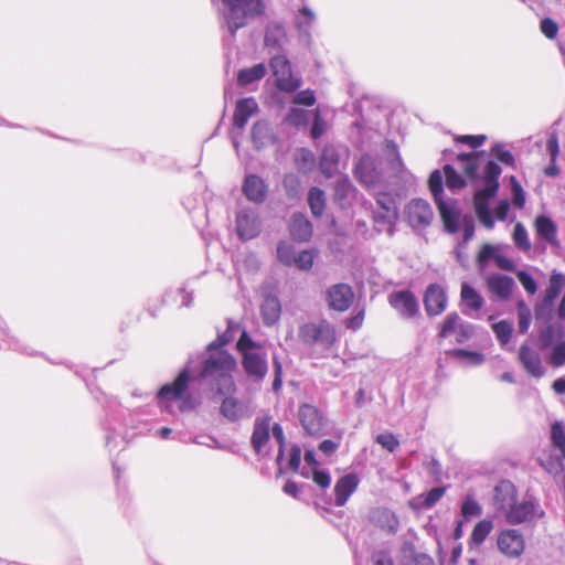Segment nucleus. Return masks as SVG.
I'll return each mask as SVG.
<instances>
[{
    "instance_id": "nucleus-3",
    "label": "nucleus",
    "mask_w": 565,
    "mask_h": 565,
    "mask_svg": "<svg viewBox=\"0 0 565 565\" xmlns=\"http://www.w3.org/2000/svg\"><path fill=\"white\" fill-rule=\"evenodd\" d=\"M228 9L227 24L231 33L247 24L248 18L259 17L265 12L263 0H222Z\"/></svg>"
},
{
    "instance_id": "nucleus-2",
    "label": "nucleus",
    "mask_w": 565,
    "mask_h": 565,
    "mask_svg": "<svg viewBox=\"0 0 565 565\" xmlns=\"http://www.w3.org/2000/svg\"><path fill=\"white\" fill-rule=\"evenodd\" d=\"M298 338L307 347H319L329 350L337 342V330L331 322L321 319L301 324L298 330Z\"/></svg>"
},
{
    "instance_id": "nucleus-30",
    "label": "nucleus",
    "mask_w": 565,
    "mask_h": 565,
    "mask_svg": "<svg viewBox=\"0 0 565 565\" xmlns=\"http://www.w3.org/2000/svg\"><path fill=\"white\" fill-rule=\"evenodd\" d=\"M460 300L463 307V312H466L467 309L471 311H479L484 303L482 296L468 282L461 284Z\"/></svg>"
},
{
    "instance_id": "nucleus-21",
    "label": "nucleus",
    "mask_w": 565,
    "mask_h": 565,
    "mask_svg": "<svg viewBox=\"0 0 565 565\" xmlns=\"http://www.w3.org/2000/svg\"><path fill=\"white\" fill-rule=\"evenodd\" d=\"M486 285L488 290L495 297L502 300H508L513 291L514 281L511 277L493 274L487 277Z\"/></svg>"
},
{
    "instance_id": "nucleus-7",
    "label": "nucleus",
    "mask_w": 565,
    "mask_h": 565,
    "mask_svg": "<svg viewBox=\"0 0 565 565\" xmlns=\"http://www.w3.org/2000/svg\"><path fill=\"white\" fill-rule=\"evenodd\" d=\"M190 381V369L184 367L173 382L162 385L157 393L160 407L169 409L172 402L183 398L189 388Z\"/></svg>"
},
{
    "instance_id": "nucleus-6",
    "label": "nucleus",
    "mask_w": 565,
    "mask_h": 565,
    "mask_svg": "<svg viewBox=\"0 0 565 565\" xmlns=\"http://www.w3.org/2000/svg\"><path fill=\"white\" fill-rule=\"evenodd\" d=\"M452 334L457 343H465L473 337L475 326L463 321L458 312H450L438 324V338L444 340Z\"/></svg>"
},
{
    "instance_id": "nucleus-35",
    "label": "nucleus",
    "mask_w": 565,
    "mask_h": 565,
    "mask_svg": "<svg viewBox=\"0 0 565 565\" xmlns=\"http://www.w3.org/2000/svg\"><path fill=\"white\" fill-rule=\"evenodd\" d=\"M493 530V522L491 520H481L479 521L471 534H470V537H469V544L471 546H480L484 543V541L487 540V537L490 535V533L492 532Z\"/></svg>"
},
{
    "instance_id": "nucleus-40",
    "label": "nucleus",
    "mask_w": 565,
    "mask_h": 565,
    "mask_svg": "<svg viewBox=\"0 0 565 565\" xmlns=\"http://www.w3.org/2000/svg\"><path fill=\"white\" fill-rule=\"evenodd\" d=\"M286 41V32L281 25H273L265 34V45L268 47H281Z\"/></svg>"
},
{
    "instance_id": "nucleus-42",
    "label": "nucleus",
    "mask_w": 565,
    "mask_h": 565,
    "mask_svg": "<svg viewBox=\"0 0 565 565\" xmlns=\"http://www.w3.org/2000/svg\"><path fill=\"white\" fill-rule=\"evenodd\" d=\"M457 160L463 163L465 174L469 179H475L478 173V153H459Z\"/></svg>"
},
{
    "instance_id": "nucleus-47",
    "label": "nucleus",
    "mask_w": 565,
    "mask_h": 565,
    "mask_svg": "<svg viewBox=\"0 0 565 565\" xmlns=\"http://www.w3.org/2000/svg\"><path fill=\"white\" fill-rule=\"evenodd\" d=\"M375 443L381 445L390 452H394L399 447V441L392 433L380 434L375 437Z\"/></svg>"
},
{
    "instance_id": "nucleus-43",
    "label": "nucleus",
    "mask_w": 565,
    "mask_h": 565,
    "mask_svg": "<svg viewBox=\"0 0 565 565\" xmlns=\"http://www.w3.org/2000/svg\"><path fill=\"white\" fill-rule=\"evenodd\" d=\"M513 242L518 248L523 252L531 249V242L529 239L527 231L522 223H516L512 235Z\"/></svg>"
},
{
    "instance_id": "nucleus-10",
    "label": "nucleus",
    "mask_w": 565,
    "mask_h": 565,
    "mask_svg": "<svg viewBox=\"0 0 565 565\" xmlns=\"http://www.w3.org/2000/svg\"><path fill=\"white\" fill-rule=\"evenodd\" d=\"M509 524L518 525L524 523H535L544 516V511L532 500L515 501L504 514Z\"/></svg>"
},
{
    "instance_id": "nucleus-64",
    "label": "nucleus",
    "mask_w": 565,
    "mask_h": 565,
    "mask_svg": "<svg viewBox=\"0 0 565 565\" xmlns=\"http://www.w3.org/2000/svg\"><path fill=\"white\" fill-rule=\"evenodd\" d=\"M324 131H326V122L320 117V114L317 111L315 114V119H313V124H312L311 131H310L311 137L313 139H318L324 134Z\"/></svg>"
},
{
    "instance_id": "nucleus-61",
    "label": "nucleus",
    "mask_w": 565,
    "mask_h": 565,
    "mask_svg": "<svg viewBox=\"0 0 565 565\" xmlns=\"http://www.w3.org/2000/svg\"><path fill=\"white\" fill-rule=\"evenodd\" d=\"M364 318H365V310L361 309L354 316L347 318L344 321V324L348 329L355 331V330H359L363 326Z\"/></svg>"
},
{
    "instance_id": "nucleus-57",
    "label": "nucleus",
    "mask_w": 565,
    "mask_h": 565,
    "mask_svg": "<svg viewBox=\"0 0 565 565\" xmlns=\"http://www.w3.org/2000/svg\"><path fill=\"white\" fill-rule=\"evenodd\" d=\"M516 276H518L520 284L523 286V288L530 295H534L536 292V290H537L536 282L530 274H527L524 270H521L516 274Z\"/></svg>"
},
{
    "instance_id": "nucleus-8",
    "label": "nucleus",
    "mask_w": 565,
    "mask_h": 565,
    "mask_svg": "<svg viewBox=\"0 0 565 565\" xmlns=\"http://www.w3.org/2000/svg\"><path fill=\"white\" fill-rule=\"evenodd\" d=\"M298 419L305 434L311 437H320L324 434L327 425L322 412L315 405L303 403L298 407Z\"/></svg>"
},
{
    "instance_id": "nucleus-48",
    "label": "nucleus",
    "mask_w": 565,
    "mask_h": 565,
    "mask_svg": "<svg viewBox=\"0 0 565 565\" xmlns=\"http://www.w3.org/2000/svg\"><path fill=\"white\" fill-rule=\"evenodd\" d=\"M482 512L480 504L471 497H467L461 505V514L465 519L469 520L473 516H479Z\"/></svg>"
},
{
    "instance_id": "nucleus-19",
    "label": "nucleus",
    "mask_w": 565,
    "mask_h": 565,
    "mask_svg": "<svg viewBox=\"0 0 565 565\" xmlns=\"http://www.w3.org/2000/svg\"><path fill=\"white\" fill-rule=\"evenodd\" d=\"M236 233L244 241L256 237L260 233L257 215L252 211H241L236 215Z\"/></svg>"
},
{
    "instance_id": "nucleus-38",
    "label": "nucleus",
    "mask_w": 565,
    "mask_h": 565,
    "mask_svg": "<svg viewBox=\"0 0 565 565\" xmlns=\"http://www.w3.org/2000/svg\"><path fill=\"white\" fill-rule=\"evenodd\" d=\"M446 179V186L451 191L461 190L467 185L463 177H461L452 166L445 164L443 168Z\"/></svg>"
},
{
    "instance_id": "nucleus-15",
    "label": "nucleus",
    "mask_w": 565,
    "mask_h": 565,
    "mask_svg": "<svg viewBox=\"0 0 565 565\" xmlns=\"http://www.w3.org/2000/svg\"><path fill=\"white\" fill-rule=\"evenodd\" d=\"M354 177L356 180L370 188L381 182L382 173L377 169L375 160L370 156H362L354 168Z\"/></svg>"
},
{
    "instance_id": "nucleus-26",
    "label": "nucleus",
    "mask_w": 565,
    "mask_h": 565,
    "mask_svg": "<svg viewBox=\"0 0 565 565\" xmlns=\"http://www.w3.org/2000/svg\"><path fill=\"white\" fill-rule=\"evenodd\" d=\"M533 226L539 238L552 246H558L557 226L551 217L539 215L534 220Z\"/></svg>"
},
{
    "instance_id": "nucleus-41",
    "label": "nucleus",
    "mask_w": 565,
    "mask_h": 565,
    "mask_svg": "<svg viewBox=\"0 0 565 565\" xmlns=\"http://www.w3.org/2000/svg\"><path fill=\"white\" fill-rule=\"evenodd\" d=\"M317 254L316 249L301 250L299 254L295 255L292 265L299 270L309 271L313 266Z\"/></svg>"
},
{
    "instance_id": "nucleus-18",
    "label": "nucleus",
    "mask_w": 565,
    "mask_h": 565,
    "mask_svg": "<svg viewBox=\"0 0 565 565\" xmlns=\"http://www.w3.org/2000/svg\"><path fill=\"white\" fill-rule=\"evenodd\" d=\"M242 366L245 373L257 382L263 381L268 372L266 356L256 352H244Z\"/></svg>"
},
{
    "instance_id": "nucleus-55",
    "label": "nucleus",
    "mask_w": 565,
    "mask_h": 565,
    "mask_svg": "<svg viewBox=\"0 0 565 565\" xmlns=\"http://www.w3.org/2000/svg\"><path fill=\"white\" fill-rule=\"evenodd\" d=\"M491 154L494 156L500 162L507 166L514 164L513 154L507 150L502 145H494L491 148Z\"/></svg>"
},
{
    "instance_id": "nucleus-9",
    "label": "nucleus",
    "mask_w": 565,
    "mask_h": 565,
    "mask_svg": "<svg viewBox=\"0 0 565 565\" xmlns=\"http://www.w3.org/2000/svg\"><path fill=\"white\" fill-rule=\"evenodd\" d=\"M270 68L278 89L292 93L300 87L301 81L292 75L291 64L286 56H274L270 60Z\"/></svg>"
},
{
    "instance_id": "nucleus-45",
    "label": "nucleus",
    "mask_w": 565,
    "mask_h": 565,
    "mask_svg": "<svg viewBox=\"0 0 565 565\" xmlns=\"http://www.w3.org/2000/svg\"><path fill=\"white\" fill-rule=\"evenodd\" d=\"M492 329L495 337L502 344H507L511 340L513 328L508 321H499L492 326Z\"/></svg>"
},
{
    "instance_id": "nucleus-37",
    "label": "nucleus",
    "mask_w": 565,
    "mask_h": 565,
    "mask_svg": "<svg viewBox=\"0 0 565 565\" xmlns=\"http://www.w3.org/2000/svg\"><path fill=\"white\" fill-rule=\"evenodd\" d=\"M565 285V277L562 274H553L550 278V284L545 289L544 302L552 305L553 301L559 296Z\"/></svg>"
},
{
    "instance_id": "nucleus-23",
    "label": "nucleus",
    "mask_w": 565,
    "mask_h": 565,
    "mask_svg": "<svg viewBox=\"0 0 565 565\" xmlns=\"http://www.w3.org/2000/svg\"><path fill=\"white\" fill-rule=\"evenodd\" d=\"M270 423L271 417L269 415L258 416L254 422L250 444L257 454L262 451L270 438Z\"/></svg>"
},
{
    "instance_id": "nucleus-14",
    "label": "nucleus",
    "mask_w": 565,
    "mask_h": 565,
    "mask_svg": "<svg viewBox=\"0 0 565 565\" xmlns=\"http://www.w3.org/2000/svg\"><path fill=\"white\" fill-rule=\"evenodd\" d=\"M424 307L429 317L441 315L448 305L447 294L444 287L438 284H430L424 295Z\"/></svg>"
},
{
    "instance_id": "nucleus-33",
    "label": "nucleus",
    "mask_w": 565,
    "mask_h": 565,
    "mask_svg": "<svg viewBox=\"0 0 565 565\" xmlns=\"http://www.w3.org/2000/svg\"><path fill=\"white\" fill-rule=\"evenodd\" d=\"M267 67L264 63H258L252 67L239 70L237 73V83L241 86H247L265 77Z\"/></svg>"
},
{
    "instance_id": "nucleus-4",
    "label": "nucleus",
    "mask_w": 565,
    "mask_h": 565,
    "mask_svg": "<svg viewBox=\"0 0 565 565\" xmlns=\"http://www.w3.org/2000/svg\"><path fill=\"white\" fill-rule=\"evenodd\" d=\"M443 178L440 170H434L428 178V189L434 196L446 231L456 233L459 228V213L444 201Z\"/></svg>"
},
{
    "instance_id": "nucleus-17",
    "label": "nucleus",
    "mask_w": 565,
    "mask_h": 565,
    "mask_svg": "<svg viewBox=\"0 0 565 565\" xmlns=\"http://www.w3.org/2000/svg\"><path fill=\"white\" fill-rule=\"evenodd\" d=\"M518 360L530 376L541 379L544 375L540 353L530 345L522 344L520 347Z\"/></svg>"
},
{
    "instance_id": "nucleus-25",
    "label": "nucleus",
    "mask_w": 565,
    "mask_h": 565,
    "mask_svg": "<svg viewBox=\"0 0 565 565\" xmlns=\"http://www.w3.org/2000/svg\"><path fill=\"white\" fill-rule=\"evenodd\" d=\"M258 111V105L252 97L237 100L233 114V126L243 129L249 118Z\"/></svg>"
},
{
    "instance_id": "nucleus-36",
    "label": "nucleus",
    "mask_w": 565,
    "mask_h": 565,
    "mask_svg": "<svg viewBox=\"0 0 565 565\" xmlns=\"http://www.w3.org/2000/svg\"><path fill=\"white\" fill-rule=\"evenodd\" d=\"M308 204L313 216H322L326 210L324 192L317 186L311 188L308 193Z\"/></svg>"
},
{
    "instance_id": "nucleus-39",
    "label": "nucleus",
    "mask_w": 565,
    "mask_h": 565,
    "mask_svg": "<svg viewBox=\"0 0 565 565\" xmlns=\"http://www.w3.org/2000/svg\"><path fill=\"white\" fill-rule=\"evenodd\" d=\"M564 334V329L559 324H548L544 329H542L539 333V339L541 342V347L543 349L548 348L555 338H562Z\"/></svg>"
},
{
    "instance_id": "nucleus-31",
    "label": "nucleus",
    "mask_w": 565,
    "mask_h": 565,
    "mask_svg": "<svg viewBox=\"0 0 565 565\" xmlns=\"http://www.w3.org/2000/svg\"><path fill=\"white\" fill-rule=\"evenodd\" d=\"M260 315L266 326H274L281 315L279 299L275 296H267L262 303Z\"/></svg>"
},
{
    "instance_id": "nucleus-32",
    "label": "nucleus",
    "mask_w": 565,
    "mask_h": 565,
    "mask_svg": "<svg viewBox=\"0 0 565 565\" xmlns=\"http://www.w3.org/2000/svg\"><path fill=\"white\" fill-rule=\"evenodd\" d=\"M320 170L326 178L333 177L339 170V156L333 148H324L320 157Z\"/></svg>"
},
{
    "instance_id": "nucleus-63",
    "label": "nucleus",
    "mask_w": 565,
    "mask_h": 565,
    "mask_svg": "<svg viewBox=\"0 0 565 565\" xmlns=\"http://www.w3.org/2000/svg\"><path fill=\"white\" fill-rule=\"evenodd\" d=\"M313 482L322 489L329 488L331 483L330 475L327 471L315 469L312 472Z\"/></svg>"
},
{
    "instance_id": "nucleus-52",
    "label": "nucleus",
    "mask_w": 565,
    "mask_h": 565,
    "mask_svg": "<svg viewBox=\"0 0 565 565\" xmlns=\"http://www.w3.org/2000/svg\"><path fill=\"white\" fill-rule=\"evenodd\" d=\"M548 362L553 367H561L565 364V341L553 348Z\"/></svg>"
},
{
    "instance_id": "nucleus-20",
    "label": "nucleus",
    "mask_w": 565,
    "mask_h": 565,
    "mask_svg": "<svg viewBox=\"0 0 565 565\" xmlns=\"http://www.w3.org/2000/svg\"><path fill=\"white\" fill-rule=\"evenodd\" d=\"M518 491L515 486L509 480H501L494 488V504L498 510L505 512L516 501Z\"/></svg>"
},
{
    "instance_id": "nucleus-53",
    "label": "nucleus",
    "mask_w": 565,
    "mask_h": 565,
    "mask_svg": "<svg viewBox=\"0 0 565 565\" xmlns=\"http://www.w3.org/2000/svg\"><path fill=\"white\" fill-rule=\"evenodd\" d=\"M286 122L294 127L306 126L307 124V113L300 108H291L287 116Z\"/></svg>"
},
{
    "instance_id": "nucleus-13",
    "label": "nucleus",
    "mask_w": 565,
    "mask_h": 565,
    "mask_svg": "<svg viewBox=\"0 0 565 565\" xmlns=\"http://www.w3.org/2000/svg\"><path fill=\"white\" fill-rule=\"evenodd\" d=\"M405 217L412 227L427 226L434 217V212L426 200L414 199L406 206Z\"/></svg>"
},
{
    "instance_id": "nucleus-5",
    "label": "nucleus",
    "mask_w": 565,
    "mask_h": 565,
    "mask_svg": "<svg viewBox=\"0 0 565 565\" xmlns=\"http://www.w3.org/2000/svg\"><path fill=\"white\" fill-rule=\"evenodd\" d=\"M495 545L507 559H519L526 550L524 534L518 529H503L498 532Z\"/></svg>"
},
{
    "instance_id": "nucleus-60",
    "label": "nucleus",
    "mask_w": 565,
    "mask_h": 565,
    "mask_svg": "<svg viewBox=\"0 0 565 565\" xmlns=\"http://www.w3.org/2000/svg\"><path fill=\"white\" fill-rule=\"evenodd\" d=\"M495 256V247L491 244H483L478 253L477 262L479 265H484L489 259Z\"/></svg>"
},
{
    "instance_id": "nucleus-56",
    "label": "nucleus",
    "mask_w": 565,
    "mask_h": 565,
    "mask_svg": "<svg viewBox=\"0 0 565 565\" xmlns=\"http://www.w3.org/2000/svg\"><path fill=\"white\" fill-rule=\"evenodd\" d=\"M445 491V487L430 489L423 501L424 507L427 509L433 508L444 497Z\"/></svg>"
},
{
    "instance_id": "nucleus-29",
    "label": "nucleus",
    "mask_w": 565,
    "mask_h": 565,
    "mask_svg": "<svg viewBox=\"0 0 565 565\" xmlns=\"http://www.w3.org/2000/svg\"><path fill=\"white\" fill-rule=\"evenodd\" d=\"M377 206L382 210L375 216V221L391 222L397 216V205L394 196L390 192H381L376 195Z\"/></svg>"
},
{
    "instance_id": "nucleus-59",
    "label": "nucleus",
    "mask_w": 565,
    "mask_h": 565,
    "mask_svg": "<svg viewBox=\"0 0 565 565\" xmlns=\"http://www.w3.org/2000/svg\"><path fill=\"white\" fill-rule=\"evenodd\" d=\"M294 104L303 105V106H312L316 103V96L313 90L305 89L299 92L292 99Z\"/></svg>"
},
{
    "instance_id": "nucleus-22",
    "label": "nucleus",
    "mask_w": 565,
    "mask_h": 565,
    "mask_svg": "<svg viewBox=\"0 0 565 565\" xmlns=\"http://www.w3.org/2000/svg\"><path fill=\"white\" fill-rule=\"evenodd\" d=\"M359 486V478L355 473H348L341 477L334 484V503L343 507L349 498L355 492Z\"/></svg>"
},
{
    "instance_id": "nucleus-46",
    "label": "nucleus",
    "mask_w": 565,
    "mask_h": 565,
    "mask_svg": "<svg viewBox=\"0 0 565 565\" xmlns=\"http://www.w3.org/2000/svg\"><path fill=\"white\" fill-rule=\"evenodd\" d=\"M501 168L494 161H489L483 171V180L488 184H495L499 186V177L501 174Z\"/></svg>"
},
{
    "instance_id": "nucleus-24",
    "label": "nucleus",
    "mask_w": 565,
    "mask_h": 565,
    "mask_svg": "<svg viewBox=\"0 0 565 565\" xmlns=\"http://www.w3.org/2000/svg\"><path fill=\"white\" fill-rule=\"evenodd\" d=\"M243 193L248 201L262 203L267 196V184L260 177L256 174H248L245 177L243 183Z\"/></svg>"
},
{
    "instance_id": "nucleus-1",
    "label": "nucleus",
    "mask_w": 565,
    "mask_h": 565,
    "mask_svg": "<svg viewBox=\"0 0 565 565\" xmlns=\"http://www.w3.org/2000/svg\"><path fill=\"white\" fill-rule=\"evenodd\" d=\"M236 367L237 362L235 358L227 351H221L218 354L210 356L204 361L201 375L203 377H215L216 394H235L237 388L232 373L236 370Z\"/></svg>"
},
{
    "instance_id": "nucleus-49",
    "label": "nucleus",
    "mask_w": 565,
    "mask_h": 565,
    "mask_svg": "<svg viewBox=\"0 0 565 565\" xmlns=\"http://www.w3.org/2000/svg\"><path fill=\"white\" fill-rule=\"evenodd\" d=\"M450 354L459 359H467L473 365H480L484 361L483 354L476 351H468L465 349L452 350L450 351Z\"/></svg>"
},
{
    "instance_id": "nucleus-54",
    "label": "nucleus",
    "mask_w": 565,
    "mask_h": 565,
    "mask_svg": "<svg viewBox=\"0 0 565 565\" xmlns=\"http://www.w3.org/2000/svg\"><path fill=\"white\" fill-rule=\"evenodd\" d=\"M487 137L484 135H458L455 137V141L458 143L468 145L472 149L481 147Z\"/></svg>"
},
{
    "instance_id": "nucleus-27",
    "label": "nucleus",
    "mask_w": 565,
    "mask_h": 565,
    "mask_svg": "<svg viewBox=\"0 0 565 565\" xmlns=\"http://www.w3.org/2000/svg\"><path fill=\"white\" fill-rule=\"evenodd\" d=\"M289 232L292 239L298 242H308L312 236V224L301 213H296L289 222Z\"/></svg>"
},
{
    "instance_id": "nucleus-34",
    "label": "nucleus",
    "mask_w": 565,
    "mask_h": 565,
    "mask_svg": "<svg viewBox=\"0 0 565 565\" xmlns=\"http://www.w3.org/2000/svg\"><path fill=\"white\" fill-rule=\"evenodd\" d=\"M252 139L257 148H263L273 140V130L268 122L256 121L252 128Z\"/></svg>"
},
{
    "instance_id": "nucleus-58",
    "label": "nucleus",
    "mask_w": 565,
    "mask_h": 565,
    "mask_svg": "<svg viewBox=\"0 0 565 565\" xmlns=\"http://www.w3.org/2000/svg\"><path fill=\"white\" fill-rule=\"evenodd\" d=\"M541 31L542 33L547 38V39H555L556 35H557V32H558V25L557 23L550 19V18H545L541 21Z\"/></svg>"
},
{
    "instance_id": "nucleus-62",
    "label": "nucleus",
    "mask_w": 565,
    "mask_h": 565,
    "mask_svg": "<svg viewBox=\"0 0 565 565\" xmlns=\"http://www.w3.org/2000/svg\"><path fill=\"white\" fill-rule=\"evenodd\" d=\"M301 462V448L298 445H294L290 449L288 467L294 472H297Z\"/></svg>"
},
{
    "instance_id": "nucleus-44",
    "label": "nucleus",
    "mask_w": 565,
    "mask_h": 565,
    "mask_svg": "<svg viewBox=\"0 0 565 565\" xmlns=\"http://www.w3.org/2000/svg\"><path fill=\"white\" fill-rule=\"evenodd\" d=\"M551 440L565 458V430L558 422H555L551 427Z\"/></svg>"
},
{
    "instance_id": "nucleus-11",
    "label": "nucleus",
    "mask_w": 565,
    "mask_h": 565,
    "mask_svg": "<svg viewBox=\"0 0 565 565\" xmlns=\"http://www.w3.org/2000/svg\"><path fill=\"white\" fill-rule=\"evenodd\" d=\"M499 186H497L495 184L486 183V186L477 191L473 195V205L476 214L479 221L482 223V225H484L489 230H491L494 226V220L489 209V201L497 194Z\"/></svg>"
},
{
    "instance_id": "nucleus-16",
    "label": "nucleus",
    "mask_w": 565,
    "mask_h": 565,
    "mask_svg": "<svg viewBox=\"0 0 565 565\" xmlns=\"http://www.w3.org/2000/svg\"><path fill=\"white\" fill-rule=\"evenodd\" d=\"M388 303L404 318H413L419 311L418 301L411 290L392 292Z\"/></svg>"
},
{
    "instance_id": "nucleus-51",
    "label": "nucleus",
    "mask_w": 565,
    "mask_h": 565,
    "mask_svg": "<svg viewBox=\"0 0 565 565\" xmlns=\"http://www.w3.org/2000/svg\"><path fill=\"white\" fill-rule=\"evenodd\" d=\"M292 247L286 242H279L277 245V258L286 266H292L294 260Z\"/></svg>"
},
{
    "instance_id": "nucleus-12",
    "label": "nucleus",
    "mask_w": 565,
    "mask_h": 565,
    "mask_svg": "<svg viewBox=\"0 0 565 565\" xmlns=\"http://www.w3.org/2000/svg\"><path fill=\"white\" fill-rule=\"evenodd\" d=\"M326 296L329 308L339 312L349 310L354 300L353 289L348 284L332 285Z\"/></svg>"
},
{
    "instance_id": "nucleus-50",
    "label": "nucleus",
    "mask_w": 565,
    "mask_h": 565,
    "mask_svg": "<svg viewBox=\"0 0 565 565\" xmlns=\"http://www.w3.org/2000/svg\"><path fill=\"white\" fill-rule=\"evenodd\" d=\"M511 191L512 202L518 209H523L525 205V193L522 185L518 182L515 177H511Z\"/></svg>"
},
{
    "instance_id": "nucleus-28",
    "label": "nucleus",
    "mask_w": 565,
    "mask_h": 565,
    "mask_svg": "<svg viewBox=\"0 0 565 565\" xmlns=\"http://www.w3.org/2000/svg\"><path fill=\"white\" fill-rule=\"evenodd\" d=\"M223 397L220 405V414L230 422H237L242 418L244 406L242 402L235 397V394L221 395Z\"/></svg>"
}]
</instances>
